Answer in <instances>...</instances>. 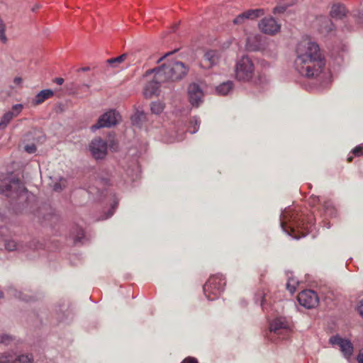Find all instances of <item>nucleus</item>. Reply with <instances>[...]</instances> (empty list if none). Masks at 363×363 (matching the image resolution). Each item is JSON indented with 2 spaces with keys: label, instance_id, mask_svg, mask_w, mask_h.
Listing matches in <instances>:
<instances>
[{
  "label": "nucleus",
  "instance_id": "8",
  "mask_svg": "<svg viewBox=\"0 0 363 363\" xmlns=\"http://www.w3.org/2000/svg\"><path fill=\"white\" fill-rule=\"evenodd\" d=\"M120 120L121 116L119 113L111 110L104 113L99 118L97 123L91 127V129L95 130L101 128H109L117 124Z\"/></svg>",
  "mask_w": 363,
  "mask_h": 363
},
{
  "label": "nucleus",
  "instance_id": "30",
  "mask_svg": "<svg viewBox=\"0 0 363 363\" xmlns=\"http://www.w3.org/2000/svg\"><path fill=\"white\" fill-rule=\"evenodd\" d=\"M258 38H259L258 35L250 36V37L247 38V48L249 50H256L257 49V46H256V45L254 46V45H251V41L254 39H257Z\"/></svg>",
  "mask_w": 363,
  "mask_h": 363
},
{
  "label": "nucleus",
  "instance_id": "33",
  "mask_svg": "<svg viewBox=\"0 0 363 363\" xmlns=\"http://www.w3.org/2000/svg\"><path fill=\"white\" fill-rule=\"evenodd\" d=\"M357 309L359 314L363 318V298L358 303Z\"/></svg>",
  "mask_w": 363,
  "mask_h": 363
},
{
  "label": "nucleus",
  "instance_id": "10",
  "mask_svg": "<svg viewBox=\"0 0 363 363\" xmlns=\"http://www.w3.org/2000/svg\"><path fill=\"white\" fill-rule=\"evenodd\" d=\"M107 143L101 138L93 139L89 145L91 155L96 160L103 159L107 155Z\"/></svg>",
  "mask_w": 363,
  "mask_h": 363
},
{
  "label": "nucleus",
  "instance_id": "45",
  "mask_svg": "<svg viewBox=\"0 0 363 363\" xmlns=\"http://www.w3.org/2000/svg\"><path fill=\"white\" fill-rule=\"evenodd\" d=\"M117 205H118V203H117V202H116V203H115V205L112 206V208H114Z\"/></svg>",
  "mask_w": 363,
  "mask_h": 363
},
{
  "label": "nucleus",
  "instance_id": "25",
  "mask_svg": "<svg viewBox=\"0 0 363 363\" xmlns=\"http://www.w3.org/2000/svg\"><path fill=\"white\" fill-rule=\"evenodd\" d=\"M150 108L152 113L155 114H160L164 111V106L162 103L160 101H155L151 104Z\"/></svg>",
  "mask_w": 363,
  "mask_h": 363
},
{
  "label": "nucleus",
  "instance_id": "34",
  "mask_svg": "<svg viewBox=\"0 0 363 363\" xmlns=\"http://www.w3.org/2000/svg\"><path fill=\"white\" fill-rule=\"evenodd\" d=\"M10 293H11V294H13V295H14L16 297H17V298H20V299L27 301V299H26L25 298L21 297V292H20V291H16V290H14V289H11V290L10 291Z\"/></svg>",
  "mask_w": 363,
  "mask_h": 363
},
{
  "label": "nucleus",
  "instance_id": "5",
  "mask_svg": "<svg viewBox=\"0 0 363 363\" xmlns=\"http://www.w3.org/2000/svg\"><path fill=\"white\" fill-rule=\"evenodd\" d=\"M255 67L253 60L247 55L238 59L235 65V76L239 81L247 82L255 75Z\"/></svg>",
  "mask_w": 363,
  "mask_h": 363
},
{
  "label": "nucleus",
  "instance_id": "24",
  "mask_svg": "<svg viewBox=\"0 0 363 363\" xmlns=\"http://www.w3.org/2000/svg\"><path fill=\"white\" fill-rule=\"evenodd\" d=\"M5 247L9 251L23 250V246L13 240H7L5 242Z\"/></svg>",
  "mask_w": 363,
  "mask_h": 363
},
{
  "label": "nucleus",
  "instance_id": "35",
  "mask_svg": "<svg viewBox=\"0 0 363 363\" xmlns=\"http://www.w3.org/2000/svg\"><path fill=\"white\" fill-rule=\"evenodd\" d=\"M182 363H198V362L194 357H187Z\"/></svg>",
  "mask_w": 363,
  "mask_h": 363
},
{
  "label": "nucleus",
  "instance_id": "19",
  "mask_svg": "<svg viewBox=\"0 0 363 363\" xmlns=\"http://www.w3.org/2000/svg\"><path fill=\"white\" fill-rule=\"evenodd\" d=\"M286 221H287L286 212H284V213L281 214V226L283 230L285 231L289 235H291L294 238L298 239L299 237H298L296 235H293L294 229L291 226L288 227L286 225Z\"/></svg>",
  "mask_w": 363,
  "mask_h": 363
},
{
  "label": "nucleus",
  "instance_id": "17",
  "mask_svg": "<svg viewBox=\"0 0 363 363\" xmlns=\"http://www.w3.org/2000/svg\"><path fill=\"white\" fill-rule=\"evenodd\" d=\"M330 14L332 18L340 19L345 16L346 9L342 4H333L331 7Z\"/></svg>",
  "mask_w": 363,
  "mask_h": 363
},
{
  "label": "nucleus",
  "instance_id": "21",
  "mask_svg": "<svg viewBox=\"0 0 363 363\" xmlns=\"http://www.w3.org/2000/svg\"><path fill=\"white\" fill-rule=\"evenodd\" d=\"M128 55L123 54L118 57L111 58L106 60V63L112 68L118 67L127 59Z\"/></svg>",
  "mask_w": 363,
  "mask_h": 363
},
{
  "label": "nucleus",
  "instance_id": "15",
  "mask_svg": "<svg viewBox=\"0 0 363 363\" xmlns=\"http://www.w3.org/2000/svg\"><path fill=\"white\" fill-rule=\"evenodd\" d=\"M33 357L30 354L16 356L11 353H4L0 356V363H33Z\"/></svg>",
  "mask_w": 363,
  "mask_h": 363
},
{
  "label": "nucleus",
  "instance_id": "27",
  "mask_svg": "<svg viewBox=\"0 0 363 363\" xmlns=\"http://www.w3.org/2000/svg\"><path fill=\"white\" fill-rule=\"evenodd\" d=\"M190 123L191 125V127L189 128V132L191 133H196L199 130V124H200V121H199V118H197L196 117L193 118L191 119Z\"/></svg>",
  "mask_w": 363,
  "mask_h": 363
},
{
  "label": "nucleus",
  "instance_id": "1",
  "mask_svg": "<svg viewBox=\"0 0 363 363\" xmlns=\"http://www.w3.org/2000/svg\"><path fill=\"white\" fill-rule=\"evenodd\" d=\"M296 58L295 67L303 76L306 77H318L325 65L317 43L309 38L298 42L296 49Z\"/></svg>",
  "mask_w": 363,
  "mask_h": 363
},
{
  "label": "nucleus",
  "instance_id": "12",
  "mask_svg": "<svg viewBox=\"0 0 363 363\" xmlns=\"http://www.w3.org/2000/svg\"><path fill=\"white\" fill-rule=\"evenodd\" d=\"M145 77L149 78V81L144 87L143 94L146 98H150L158 94L160 86L165 82L157 79L156 72H153L149 77Z\"/></svg>",
  "mask_w": 363,
  "mask_h": 363
},
{
  "label": "nucleus",
  "instance_id": "4",
  "mask_svg": "<svg viewBox=\"0 0 363 363\" xmlns=\"http://www.w3.org/2000/svg\"><path fill=\"white\" fill-rule=\"evenodd\" d=\"M291 332V326L285 318H277L269 324V330L267 338L271 342H275L279 340L286 339Z\"/></svg>",
  "mask_w": 363,
  "mask_h": 363
},
{
  "label": "nucleus",
  "instance_id": "14",
  "mask_svg": "<svg viewBox=\"0 0 363 363\" xmlns=\"http://www.w3.org/2000/svg\"><path fill=\"white\" fill-rule=\"evenodd\" d=\"M23 106L21 104H15L12 106L11 110L6 112L1 117L0 121V130H4L11 120L17 117L22 111Z\"/></svg>",
  "mask_w": 363,
  "mask_h": 363
},
{
  "label": "nucleus",
  "instance_id": "2",
  "mask_svg": "<svg viewBox=\"0 0 363 363\" xmlns=\"http://www.w3.org/2000/svg\"><path fill=\"white\" fill-rule=\"evenodd\" d=\"M189 71V67L180 61H169L162 66L147 70L145 76L149 77L156 72V78L159 82L165 83L174 82L184 77Z\"/></svg>",
  "mask_w": 363,
  "mask_h": 363
},
{
  "label": "nucleus",
  "instance_id": "31",
  "mask_svg": "<svg viewBox=\"0 0 363 363\" xmlns=\"http://www.w3.org/2000/svg\"><path fill=\"white\" fill-rule=\"evenodd\" d=\"M352 152L355 156L357 157L363 155V145H360L355 147L352 150Z\"/></svg>",
  "mask_w": 363,
  "mask_h": 363
},
{
  "label": "nucleus",
  "instance_id": "38",
  "mask_svg": "<svg viewBox=\"0 0 363 363\" xmlns=\"http://www.w3.org/2000/svg\"><path fill=\"white\" fill-rule=\"evenodd\" d=\"M284 11V9L283 8H279L278 6H276L273 9V13H281V12H283Z\"/></svg>",
  "mask_w": 363,
  "mask_h": 363
},
{
  "label": "nucleus",
  "instance_id": "36",
  "mask_svg": "<svg viewBox=\"0 0 363 363\" xmlns=\"http://www.w3.org/2000/svg\"><path fill=\"white\" fill-rule=\"evenodd\" d=\"M10 339L11 337L9 335H3L2 337H1L0 342L7 343L10 340Z\"/></svg>",
  "mask_w": 363,
  "mask_h": 363
},
{
  "label": "nucleus",
  "instance_id": "46",
  "mask_svg": "<svg viewBox=\"0 0 363 363\" xmlns=\"http://www.w3.org/2000/svg\"><path fill=\"white\" fill-rule=\"evenodd\" d=\"M347 160H348V162H351L352 161V157H348Z\"/></svg>",
  "mask_w": 363,
  "mask_h": 363
},
{
  "label": "nucleus",
  "instance_id": "44",
  "mask_svg": "<svg viewBox=\"0 0 363 363\" xmlns=\"http://www.w3.org/2000/svg\"><path fill=\"white\" fill-rule=\"evenodd\" d=\"M113 211H112V210H111V211H109V214L106 217V218H108V217L111 216L113 215Z\"/></svg>",
  "mask_w": 363,
  "mask_h": 363
},
{
  "label": "nucleus",
  "instance_id": "29",
  "mask_svg": "<svg viewBox=\"0 0 363 363\" xmlns=\"http://www.w3.org/2000/svg\"><path fill=\"white\" fill-rule=\"evenodd\" d=\"M67 184V182L65 179L63 178H61L59 181V182L55 184L54 185V189L55 191H60L62 190L63 188L65 187Z\"/></svg>",
  "mask_w": 363,
  "mask_h": 363
},
{
  "label": "nucleus",
  "instance_id": "23",
  "mask_svg": "<svg viewBox=\"0 0 363 363\" xmlns=\"http://www.w3.org/2000/svg\"><path fill=\"white\" fill-rule=\"evenodd\" d=\"M246 14L249 19L253 20L265 14L263 9H250L246 11Z\"/></svg>",
  "mask_w": 363,
  "mask_h": 363
},
{
  "label": "nucleus",
  "instance_id": "7",
  "mask_svg": "<svg viewBox=\"0 0 363 363\" xmlns=\"http://www.w3.org/2000/svg\"><path fill=\"white\" fill-rule=\"evenodd\" d=\"M259 30L269 35H274L281 30V24L272 16L261 19L258 23Z\"/></svg>",
  "mask_w": 363,
  "mask_h": 363
},
{
  "label": "nucleus",
  "instance_id": "47",
  "mask_svg": "<svg viewBox=\"0 0 363 363\" xmlns=\"http://www.w3.org/2000/svg\"><path fill=\"white\" fill-rule=\"evenodd\" d=\"M2 296H3V294L1 291H0V298H2Z\"/></svg>",
  "mask_w": 363,
  "mask_h": 363
},
{
  "label": "nucleus",
  "instance_id": "48",
  "mask_svg": "<svg viewBox=\"0 0 363 363\" xmlns=\"http://www.w3.org/2000/svg\"><path fill=\"white\" fill-rule=\"evenodd\" d=\"M324 20H325L327 23H328V22H329V21L327 20V18H324Z\"/></svg>",
  "mask_w": 363,
  "mask_h": 363
},
{
  "label": "nucleus",
  "instance_id": "18",
  "mask_svg": "<svg viewBox=\"0 0 363 363\" xmlns=\"http://www.w3.org/2000/svg\"><path fill=\"white\" fill-rule=\"evenodd\" d=\"M54 93L51 89H43L40 91L36 96L35 99V104H40L45 100L52 97Z\"/></svg>",
  "mask_w": 363,
  "mask_h": 363
},
{
  "label": "nucleus",
  "instance_id": "37",
  "mask_svg": "<svg viewBox=\"0 0 363 363\" xmlns=\"http://www.w3.org/2000/svg\"><path fill=\"white\" fill-rule=\"evenodd\" d=\"M357 361L359 363H363V349H362L359 352V354L357 356Z\"/></svg>",
  "mask_w": 363,
  "mask_h": 363
},
{
  "label": "nucleus",
  "instance_id": "16",
  "mask_svg": "<svg viewBox=\"0 0 363 363\" xmlns=\"http://www.w3.org/2000/svg\"><path fill=\"white\" fill-rule=\"evenodd\" d=\"M220 58V53L216 50H208L204 56L203 60L206 63V67H211L218 63Z\"/></svg>",
  "mask_w": 363,
  "mask_h": 363
},
{
  "label": "nucleus",
  "instance_id": "43",
  "mask_svg": "<svg viewBox=\"0 0 363 363\" xmlns=\"http://www.w3.org/2000/svg\"><path fill=\"white\" fill-rule=\"evenodd\" d=\"M80 70L82 71V72L89 71V67H84L81 68Z\"/></svg>",
  "mask_w": 363,
  "mask_h": 363
},
{
  "label": "nucleus",
  "instance_id": "11",
  "mask_svg": "<svg viewBox=\"0 0 363 363\" xmlns=\"http://www.w3.org/2000/svg\"><path fill=\"white\" fill-rule=\"evenodd\" d=\"M297 300L300 305L306 308H312L318 305L319 298L314 291L305 290L298 294Z\"/></svg>",
  "mask_w": 363,
  "mask_h": 363
},
{
  "label": "nucleus",
  "instance_id": "6",
  "mask_svg": "<svg viewBox=\"0 0 363 363\" xmlns=\"http://www.w3.org/2000/svg\"><path fill=\"white\" fill-rule=\"evenodd\" d=\"M225 286V281L223 275L212 276L203 286V292L208 300H214L220 296Z\"/></svg>",
  "mask_w": 363,
  "mask_h": 363
},
{
  "label": "nucleus",
  "instance_id": "41",
  "mask_svg": "<svg viewBox=\"0 0 363 363\" xmlns=\"http://www.w3.org/2000/svg\"><path fill=\"white\" fill-rule=\"evenodd\" d=\"M13 82L16 85H20L22 82V79L21 77H15L13 79Z\"/></svg>",
  "mask_w": 363,
  "mask_h": 363
},
{
  "label": "nucleus",
  "instance_id": "22",
  "mask_svg": "<svg viewBox=\"0 0 363 363\" xmlns=\"http://www.w3.org/2000/svg\"><path fill=\"white\" fill-rule=\"evenodd\" d=\"M147 119V116L143 111H138L131 118L132 122L137 126H142Z\"/></svg>",
  "mask_w": 363,
  "mask_h": 363
},
{
  "label": "nucleus",
  "instance_id": "3",
  "mask_svg": "<svg viewBox=\"0 0 363 363\" xmlns=\"http://www.w3.org/2000/svg\"><path fill=\"white\" fill-rule=\"evenodd\" d=\"M0 193L13 198H28V192L20 180L10 177H0Z\"/></svg>",
  "mask_w": 363,
  "mask_h": 363
},
{
  "label": "nucleus",
  "instance_id": "32",
  "mask_svg": "<svg viewBox=\"0 0 363 363\" xmlns=\"http://www.w3.org/2000/svg\"><path fill=\"white\" fill-rule=\"evenodd\" d=\"M25 150L30 154L34 153L36 150V147L33 144L28 145L25 146Z\"/></svg>",
  "mask_w": 363,
  "mask_h": 363
},
{
  "label": "nucleus",
  "instance_id": "40",
  "mask_svg": "<svg viewBox=\"0 0 363 363\" xmlns=\"http://www.w3.org/2000/svg\"><path fill=\"white\" fill-rule=\"evenodd\" d=\"M54 82H55L56 84H59V85H62V84H63V82H64V79H63L62 78H60V77H59V78H55V80H54Z\"/></svg>",
  "mask_w": 363,
  "mask_h": 363
},
{
  "label": "nucleus",
  "instance_id": "42",
  "mask_svg": "<svg viewBox=\"0 0 363 363\" xmlns=\"http://www.w3.org/2000/svg\"><path fill=\"white\" fill-rule=\"evenodd\" d=\"M40 4H35V5L32 7L31 10H32V11H37V10H38V9H40Z\"/></svg>",
  "mask_w": 363,
  "mask_h": 363
},
{
  "label": "nucleus",
  "instance_id": "39",
  "mask_svg": "<svg viewBox=\"0 0 363 363\" xmlns=\"http://www.w3.org/2000/svg\"><path fill=\"white\" fill-rule=\"evenodd\" d=\"M174 52H167L166 54H164L162 57H160L158 60H157V62H160L162 60H163L164 58H166L167 56H169L171 55Z\"/></svg>",
  "mask_w": 363,
  "mask_h": 363
},
{
  "label": "nucleus",
  "instance_id": "26",
  "mask_svg": "<svg viewBox=\"0 0 363 363\" xmlns=\"http://www.w3.org/2000/svg\"><path fill=\"white\" fill-rule=\"evenodd\" d=\"M298 281L294 277H289L286 283V289L291 294L295 292Z\"/></svg>",
  "mask_w": 363,
  "mask_h": 363
},
{
  "label": "nucleus",
  "instance_id": "49",
  "mask_svg": "<svg viewBox=\"0 0 363 363\" xmlns=\"http://www.w3.org/2000/svg\"><path fill=\"white\" fill-rule=\"evenodd\" d=\"M86 88L89 89V86L88 85H84Z\"/></svg>",
  "mask_w": 363,
  "mask_h": 363
},
{
  "label": "nucleus",
  "instance_id": "20",
  "mask_svg": "<svg viewBox=\"0 0 363 363\" xmlns=\"http://www.w3.org/2000/svg\"><path fill=\"white\" fill-rule=\"evenodd\" d=\"M233 85V84L232 82L228 81L218 86L216 91L220 95H227L232 91Z\"/></svg>",
  "mask_w": 363,
  "mask_h": 363
},
{
  "label": "nucleus",
  "instance_id": "9",
  "mask_svg": "<svg viewBox=\"0 0 363 363\" xmlns=\"http://www.w3.org/2000/svg\"><path fill=\"white\" fill-rule=\"evenodd\" d=\"M329 342L333 346H338L346 359H349L353 354L354 347L348 339L342 338L339 335H336L330 338Z\"/></svg>",
  "mask_w": 363,
  "mask_h": 363
},
{
  "label": "nucleus",
  "instance_id": "13",
  "mask_svg": "<svg viewBox=\"0 0 363 363\" xmlns=\"http://www.w3.org/2000/svg\"><path fill=\"white\" fill-rule=\"evenodd\" d=\"M188 96L191 104L198 107L203 101V90L198 84H190L188 87Z\"/></svg>",
  "mask_w": 363,
  "mask_h": 363
},
{
  "label": "nucleus",
  "instance_id": "28",
  "mask_svg": "<svg viewBox=\"0 0 363 363\" xmlns=\"http://www.w3.org/2000/svg\"><path fill=\"white\" fill-rule=\"evenodd\" d=\"M249 19L247 17V15L246 14V11L243 12L242 13L238 15L233 20L234 24H242L244 23L245 20Z\"/></svg>",
  "mask_w": 363,
  "mask_h": 363
}]
</instances>
